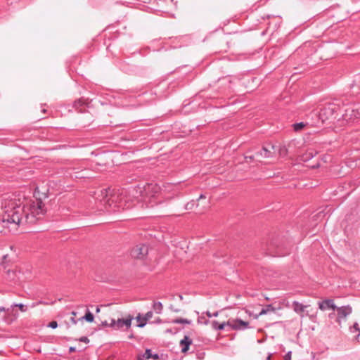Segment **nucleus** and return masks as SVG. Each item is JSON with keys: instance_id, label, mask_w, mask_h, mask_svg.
<instances>
[{"instance_id": "nucleus-1", "label": "nucleus", "mask_w": 360, "mask_h": 360, "mask_svg": "<svg viewBox=\"0 0 360 360\" xmlns=\"http://www.w3.org/2000/svg\"><path fill=\"white\" fill-rule=\"evenodd\" d=\"M49 191V182L41 181L35 188L34 199L25 196L2 199L1 202V221L20 224L23 218L30 222L41 219L47 212V207L44 200L48 198Z\"/></svg>"}, {"instance_id": "nucleus-2", "label": "nucleus", "mask_w": 360, "mask_h": 360, "mask_svg": "<svg viewBox=\"0 0 360 360\" xmlns=\"http://www.w3.org/2000/svg\"><path fill=\"white\" fill-rule=\"evenodd\" d=\"M131 198L129 192L127 195L122 190L110 188L109 197L106 199V208L129 209L134 205L131 202Z\"/></svg>"}, {"instance_id": "nucleus-3", "label": "nucleus", "mask_w": 360, "mask_h": 360, "mask_svg": "<svg viewBox=\"0 0 360 360\" xmlns=\"http://www.w3.org/2000/svg\"><path fill=\"white\" fill-rule=\"evenodd\" d=\"M96 312L98 314V319L101 325L110 327V322L115 320L114 317L119 314V310L112 304H109L97 307Z\"/></svg>"}, {"instance_id": "nucleus-4", "label": "nucleus", "mask_w": 360, "mask_h": 360, "mask_svg": "<svg viewBox=\"0 0 360 360\" xmlns=\"http://www.w3.org/2000/svg\"><path fill=\"white\" fill-rule=\"evenodd\" d=\"M160 190L158 185L155 184H148L143 186H136L132 190L129 191V195L138 198V195L140 196H154Z\"/></svg>"}, {"instance_id": "nucleus-5", "label": "nucleus", "mask_w": 360, "mask_h": 360, "mask_svg": "<svg viewBox=\"0 0 360 360\" xmlns=\"http://www.w3.org/2000/svg\"><path fill=\"white\" fill-rule=\"evenodd\" d=\"M30 276L31 271L29 269L25 270L19 267L8 269L6 271V279L13 281H25L28 279Z\"/></svg>"}, {"instance_id": "nucleus-6", "label": "nucleus", "mask_w": 360, "mask_h": 360, "mask_svg": "<svg viewBox=\"0 0 360 360\" xmlns=\"http://www.w3.org/2000/svg\"><path fill=\"white\" fill-rule=\"evenodd\" d=\"M134 316L130 314H127L121 318L117 317V319L112 320L110 327L116 330H124L127 331L131 328Z\"/></svg>"}, {"instance_id": "nucleus-7", "label": "nucleus", "mask_w": 360, "mask_h": 360, "mask_svg": "<svg viewBox=\"0 0 360 360\" xmlns=\"http://www.w3.org/2000/svg\"><path fill=\"white\" fill-rule=\"evenodd\" d=\"M250 321L238 316L231 318L227 321V326L233 330H243L250 328Z\"/></svg>"}, {"instance_id": "nucleus-8", "label": "nucleus", "mask_w": 360, "mask_h": 360, "mask_svg": "<svg viewBox=\"0 0 360 360\" xmlns=\"http://www.w3.org/2000/svg\"><path fill=\"white\" fill-rule=\"evenodd\" d=\"M148 247L143 243L138 244L132 248L130 255L134 259L143 260L147 258Z\"/></svg>"}, {"instance_id": "nucleus-9", "label": "nucleus", "mask_w": 360, "mask_h": 360, "mask_svg": "<svg viewBox=\"0 0 360 360\" xmlns=\"http://www.w3.org/2000/svg\"><path fill=\"white\" fill-rule=\"evenodd\" d=\"M110 188H99L91 193V195L96 202H101L106 208V199L108 198L110 195Z\"/></svg>"}, {"instance_id": "nucleus-10", "label": "nucleus", "mask_w": 360, "mask_h": 360, "mask_svg": "<svg viewBox=\"0 0 360 360\" xmlns=\"http://www.w3.org/2000/svg\"><path fill=\"white\" fill-rule=\"evenodd\" d=\"M337 319L336 321L340 326L345 323L347 317L352 312V309L350 306H342L337 307Z\"/></svg>"}, {"instance_id": "nucleus-11", "label": "nucleus", "mask_w": 360, "mask_h": 360, "mask_svg": "<svg viewBox=\"0 0 360 360\" xmlns=\"http://www.w3.org/2000/svg\"><path fill=\"white\" fill-rule=\"evenodd\" d=\"M153 313L151 311L146 312V314L138 313L134 319L136 322V327L143 328L153 318Z\"/></svg>"}, {"instance_id": "nucleus-12", "label": "nucleus", "mask_w": 360, "mask_h": 360, "mask_svg": "<svg viewBox=\"0 0 360 360\" xmlns=\"http://www.w3.org/2000/svg\"><path fill=\"white\" fill-rule=\"evenodd\" d=\"M319 307L321 311L328 309L336 310L337 306L335 304L334 300L326 299L319 303Z\"/></svg>"}, {"instance_id": "nucleus-13", "label": "nucleus", "mask_w": 360, "mask_h": 360, "mask_svg": "<svg viewBox=\"0 0 360 360\" xmlns=\"http://www.w3.org/2000/svg\"><path fill=\"white\" fill-rule=\"evenodd\" d=\"M360 115V112L354 108H347L345 110L343 117L347 121H352L357 118Z\"/></svg>"}, {"instance_id": "nucleus-14", "label": "nucleus", "mask_w": 360, "mask_h": 360, "mask_svg": "<svg viewBox=\"0 0 360 360\" xmlns=\"http://www.w3.org/2000/svg\"><path fill=\"white\" fill-rule=\"evenodd\" d=\"M191 344L192 340L188 336H184V338L180 341L181 352L186 353L189 349V347Z\"/></svg>"}, {"instance_id": "nucleus-15", "label": "nucleus", "mask_w": 360, "mask_h": 360, "mask_svg": "<svg viewBox=\"0 0 360 360\" xmlns=\"http://www.w3.org/2000/svg\"><path fill=\"white\" fill-rule=\"evenodd\" d=\"M306 308H307V306L302 304V303H300L298 302H292V309L295 311V312L299 314L301 317H303V313L304 312Z\"/></svg>"}, {"instance_id": "nucleus-16", "label": "nucleus", "mask_w": 360, "mask_h": 360, "mask_svg": "<svg viewBox=\"0 0 360 360\" xmlns=\"http://www.w3.org/2000/svg\"><path fill=\"white\" fill-rule=\"evenodd\" d=\"M316 154L317 151H316L314 149L309 148L303 155H302L301 160L304 162L308 161L316 155Z\"/></svg>"}, {"instance_id": "nucleus-17", "label": "nucleus", "mask_w": 360, "mask_h": 360, "mask_svg": "<svg viewBox=\"0 0 360 360\" xmlns=\"http://www.w3.org/2000/svg\"><path fill=\"white\" fill-rule=\"evenodd\" d=\"M274 149V146H270V148H267L266 147H264L262 148V150L261 151L260 153V155L261 156L264 157V158H270L271 157V154H272V150Z\"/></svg>"}, {"instance_id": "nucleus-18", "label": "nucleus", "mask_w": 360, "mask_h": 360, "mask_svg": "<svg viewBox=\"0 0 360 360\" xmlns=\"http://www.w3.org/2000/svg\"><path fill=\"white\" fill-rule=\"evenodd\" d=\"M153 309L155 311L156 314H161V312L163 309V305L160 302H154L153 304Z\"/></svg>"}, {"instance_id": "nucleus-19", "label": "nucleus", "mask_w": 360, "mask_h": 360, "mask_svg": "<svg viewBox=\"0 0 360 360\" xmlns=\"http://www.w3.org/2000/svg\"><path fill=\"white\" fill-rule=\"evenodd\" d=\"M83 319H84L85 321H86L89 323H92L94 320V316L91 311H87L86 314L84 316H82V318H80L79 320H83Z\"/></svg>"}, {"instance_id": "nucleus-20", "label": "nucleus", "mask_w": 360, "mask_h": 360, "mask_svg": "<svg viewBox=\"0 0 360 360\" xmlns=\"http://www.w3.org/2000/svg\"><path fill=\"white\" fill-rule=\"evenodd\" d=\"M275 311H276V309L271 304H269L266 307V308L263 309L260 311V313L259 314V316L264 315V314H267L268 312H275Z\"/></svg>"}, {"instance_id": "nucleus-21", "label": "nucleus", "mask_w": 360, "mask_h": 360, "mask_svg": "<svg viewBox=\"0 0 360 360\" xmlns=\"http://www.w3.org/2000/svg\"><path fill=\"white\" fill-rule=\"evenodd\" d=\"M306 124L303 122L296 123L293 124V129L295 131H300L302 130Z\"/></svg>"}, {"instance_id": "nucleus-22", "label": "nucleus", "mask_w": 360, "mask_h": 360, "mask_svg": "<svg viewBox=\"0 0 360 360\" xmlns=\"http://www.w3.org/2000/svg\"><path fill=\"white\" fill-rule=\"evenodd\" d=\"M173 323H185V324H190L191 321L188 319H177L173 321Z\"/></svg>"}, {"instance_id": "nucleus-23", "label": "nucleus", "mask_w": 360, "mask_h": 360, "mask_svg": "<svg viewBox=\"0 0 360 360\" xmlns=\"http://www.w3.org/2000/svg\"><path fill=\"white\" fill-rule=\"evenodd\" d=\"M278 153L281 156L286 155L288 150L285 146H283L279 148Z\"/></svg>"}, {"instance_id": "nucleus-24", "label": "nucleus", "mask_w": 360, "mask_h": 360, "mask_svg": "<svg viewBox=\"0 0 360 360\" xmlns=\"http://www.w3.org/2000/svg\"><path fill=\"white\" fill-rule=\"evenodd\" d=\"M226 326H227V321H221V322H220L219 325H218L216 330H224Z\"/></svg>"}, {"instance_id": "nucleus-25", "label": "nucleus", "mask_w": 360, "mask_h": 360, "mask_svg": "<svg viewBox=\"0 0 360 360\" xmlns=\"http://www.w3.org/2000/svg\"><path fill=\"white\" fill-rule=\"evenodd\" d=\"M71 314H72V316L70 319V321H71V323L72 324L75 325L77 323V320L75 319V316H77V313L75 311H72L71 313Z\"/></svg>"}, {"instance_id": "nucleus-26", "label": "nucleus", "mask_w": 360, "mask_h": 360, "mask_svg": "<svg viewBox=\"0 0 360 360\" xmlns=\"http://www.w3.org/2000/svg\"><path fill=\"white\" fill-rule=\"evenodd\" d=\"M15 307H18L22 312L26 311V307L23 304H16Z\"/></svg>"}, {"instance_id": "nucleus-27", "label": "nucleus", "mask_w": 360, "mask_h": 360, "mask_svg": "<svg viewBox=\"0 0 360 360\" xmlns=\"http://www.w3.org/2000/svg\"><path fill=\"white\" fill-rule=\"evenodd\" d=\"M143 356L147 359H150L152 357L150 349H146L145 354H143Z\"/></svg>"}, {"instance_id": "nucleus-28", "label": "nucleus", "mask_w": 360, "mask_h": 360, "mask_svg": "<svg viewBox=\"0 0 360 360\" xmlns=\"http://www.w3.org/2000/svg\"><path fill=\"white\" fill-rule=\"evenodd\" d=\"M49 327L51 328H56L58 327V323L56 321H53L49 323Z\"/></svg>"}, {"instance_id": "nucleus-29", "label": "nucleus", "mask_w": 360, "mask_h": 360, "mask_svg": "<svg viewBox=\"0 0 360 360\" xmlns=\"http://www.w3.org/2000/svg\"><path fill=\"white\" fill-rule=\"evenodd\" d=\"M220 322H219L218 321H212L211 322V324H212V326L214 329H217L218 325H219Z\"/></svg>"}, {"instance_id": "nucleus-30", "label": "nucleus", "mask_w": 360, "mask_h": 360, "mask_svg": "<svg viewBox=\"0 0 360 360\" xmlns=\"http://www.w3.org/2000/svg\"><path fill=\"white\" fill-rule=\"evenodd\" d=\"M353 329L355 330V331H357L359 332V334L357 335V337H359L360 335V330H359V326H358V323H355L353 326Z\"/></svg>"}, {"instance_id": "nucleus-31", "label": "nucleus", "mask_w": 360, "mask_h": 360, "mask_svg": "<svg viewBox=\"0 0 360 360\" xmlns=\"http://www.w3.org/2000/svg\"><path fill=\"white\" fill-rule=\"evenodd\" d=\"M218 314H219V312H216V313H214L213 314H212L210 311H207V313H206V314L208 317H212V316H217Z\"/></svg>"}, {"instance_id": "nucleus-32", "label": "nucleus", "mask_w": 360, "mask_h": 360, "mask_svg": "<svg viewBox=\"0 0 360 360\" xmlns=\"http://www.w3.org/2000/svg\"><path fill=\"white\" fill-rule=\"evenodd\" d=\"M80 341L84 342H89V339L86 337H82L80 338Z\"/></svg>"}, {"instance_id": "nucleus-33", "label": "nucleus", "mask_w": 360, "mask_h": 360, "mask_svg": "<svg viewBox=\"0 0 360 360\" xmlns=\"http://www.w3.org/2000/svg\"><path fill=\"white\" fill-rule=\"evenodd\" d=\"M285 359V360H290V354H286Z\"/></svg>"}, {"instance_id": "nucleus-34", "label": "nucleus", "mask_w": 360, "mask_h": 360, "mask_svg": "<svg viewBox=\"0 0 360 360\" xmlns=\"http://www.w3.org/2000/svg\"><path fill=\"white\" fill-rule=\"evenodd\" d=\"M151 358H153L155 359H158V354H154V355H152V357Z\"/></svg>"}, {"instance_id": "nucleus-35", "label": "nucleus", "mask_w": 360, "mask_h": 360, "mask_svg": "<svg viewBox=\"0 0 360 360\" xmlns=\"http://www.w3.org/2000/svg\"><path fill=\"white\" fill-rule=\"evenodd\" d=\"M70 351L71 352H75V347H71L70 348Z\"/></svg>"}, {"instance_id": "nucleus-36", "label": "nucleus", "mask_w": 360, "mask_h": 360, "mask_svg": "<svg viewBox=\"0 0 360 360\" xmlns=\"http://www.w3.org/2000/svg\"><path fill=\"white\" fill-rule=\"evenodd\" d=\"M5 308L4 307H0V311H4Z\"/></svg>"}, {"instance_id": "nucleus-37", "label": "nucleus", "mask_w": 360, "mask_h": 360, "mask_svg": "<svg viewBox=\"0 0 360 360\" xmlns=\"http://www.w3.org/2000/svg\"><path fill=\"white\" fill-rule=\"evenodd\" d=\"M161 321V319L160 318H158L157 320H156V322L157 323H160Z\"/></svg>"}, {"instance_id": "nucleus-38", "label": "nucleus", "mask_w": 360, "mask_h": 360, "mask_svg": "<svg viewBox=\"0 0 360 360\" xmlns=\"http://www.w3.org/2000/svg\"><path fill=\"white\" fill-rule=\"evenodd\" d=\"M205 197L203 195H200L199 199L205 198Z\"/></svg>"}, {"instance_id": "nucleus-39", "label": "nucleus", "mask_w": 360, "mask_h": 360, "mask_svg": "<svg viewBox=\"0 0 360 360\" xmlns=\"http://www.w3.org/2000/svg\"><path fill=\"white\" fill-rule=\"evenodd\" d=\"M270 358H271V356H268V358H267V359H268V360H270Z\"/></svg>"}, {"instance_id": "nucleus-40", "label": "nucleus", "mask_w": 360, "mask_h": 360, "mask_svg": "<svg viewBox=\"0 0 360 360\" xmlns=\"http://www.w3.org/2000/svg\"><path fill=\"white\" fill-rule=\"evenodd\" d=\"M138 360H141V359L139 358Z\"/></svg>"}]
</instances>
